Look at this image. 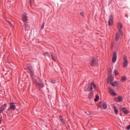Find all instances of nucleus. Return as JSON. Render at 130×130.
<instances>
[{"instance_id": "f257e3e1", "label": "nucleus", "mask_w": 130, "mask_h": 130, "mask_svg": "<svg viewBox=\"0 0 130 130\" xmlns=\"http://www.w3.org/2000/svg\"><path fill=\"white\" fill-rule=\"evenodd\" d=\"M93 88H94L95 91H97L98 92V88H97V86H96V85H95V83H94L93 82L88 85V87H87L86 90H85V91H87L88 92H92Z\"/></svg>"}, {"instance_id": "f03ea898", "label": "nucleus", "mask_w": 130, "mask_h": 130, "mask_svg": "<svg viewBox=\"0 0 130 130\" xmlns=\"http://www.w3.org/2000/svg\"><path fill=\"white\" fill-rule=\"evenodd\" d=\"M123 68H126L128 64V62H127V57H126V56H123Z\"/></svg>"}, {"instance_id": "7ed1b4c3", "label": "nucleus", "mask_w": 130, "mask_h": 130, "mask_svg": "<svg viewBox=\"0 0 130 130\" xmlns=\"http://www.w3.org/2000/svg\"><path fill=\"white\" fill-rule=\"evenodd\" d=\"M27 67L28 70V73H29L30 76H33V75H34V72L33 71V68H32V66H31L30 64H28L27 65Z\"/></svg>"}, {"instance_id": "20e7f679", "label": "nucleus", "mask_w": 130, "mask_h": 130, "mask_svg": "<svg viewBox=\"0 0 130 130\" xmlns=\"http://www.w3.org/2000/svg\"><path fill=\"white\" fill-rule=\"evenodd\" d=\"M35 84L38 89H41V88L44 87V84L42 82L40 83L39 82H36Z\"/></svg>"}, {"instance_id": "39448f33", "label": "nucleus", "mask_w": 130, "mask_h": 130, "mask_svg": "<svg viewBox=\"0 0 130 130\" xmlns=\"http://www.w3.org/2000/svg\"><path fill=\"white\" fill-rule=\"evenodd\" d=\"M109 26H112L113 25V16L111 15L109 17Z\"/></svg>"}, {"instance_id": "423d86ee", "label": "nucleus", "mask_w": 130, "mask_h": 130, "mask_svg": "<svg viewBox=\"0 0 130 130\" xmlns=\"http://www.w3.org/2000/svg\"><path fill=\"white\" fill-rule=\"evenodd\" d=\"M22 20L23 22H27L28 21V17H27V14L26 13H24L22 15Z\"/></svg>"}, {"instance_id": "0eeeda50", "label": "nucleus", "mask_w": 130, "mask_h": 130, "mask_svg": "<svg viewBox=\"0 0 130 130\" xmlns=\"http://www.w3.org/2000/svg\"><path fill=\"white\" fill-rule=\"evenodd\" d=\"M118 29L119 30V34L121 35H122V32L121 31V30L120 29H122V24L121 23H118Z\"/></svg>"}, {"instance_id": "6e6552de", "label": "nucleus", "mask_w": 130, "mask_h": 130, "mask_svg": "<svg viewBox=\"0 0 130 130\" xmlns=\"http://www.w3.org/2000/svg\"><path fill=\"white\" fill-rule=\"evenodd\" d=\"M10 109L12 110L13 111L16 109V106L15 105V103H10Z\"/></svg>"}, {"instance_id": "1a4fd4ad", "label": "nucleus", "mask_w": 130, "mask_h": 130, "mask_svg": "<svg viewBox=\"0 0 130 130\" xmlns=\"http://www.w3.org/2000/svg\"><path fill=\"white\" fill-rule=\"evenodd\" d=\"M90 64L91 67H94V66H96V64H97V61L96 59H93L90 62Z\"/></svg>"}, {"instance_id": "9d476101", "label": "nucleus", "mask_w": 130, "mask_h": 130, "mask_svg": "<svg viewBox=\"0 0 130 130\" xmlns=\"http://www.w3.org/2000/svg\"><path fill=\"white\" fill-rule=\"evenodd\" d=\"M117 57L116 53L114 52L113 55V58H112L113 62H115L116 61Z\"/></svg>"}, {"instance_id": "9b49d317", "label": "nucleus", "mask_w": 130, "mask_h": 130, "mask_svg": "<svg viewBox=\"0 0 130 130\" xmlns=\"http://www.w3.org/2000/svg\"><path fill=\"white\" fill-rule=\"evenodd\" d=\"M109 93L111 94V95H113V96L116 95V93L114 92V90L111 88L109 89Z\"/></svg>"}, {"instance_id": "f8f14e48", "label": "nucleus", "mask_w": 130, "mask_h": 130, "mask_svg": "<svg viewBox=\"0 0 130 130\" xmlns=\"http://www.w3.org/2000/svg\"><path fill=\"white\" fill-rule=\"evenodd\" d=\"M115 101L116 102H121V101H122V97L119 96L118 98H115Z\"/></svg>"}, {"instance_id": "ddd939ff", "label": "nucleus", "mask_w": 130, "mask_h": 130, "mask_svg": "<svg viewBox=\"0 0 130 130\" xmlns=\"http://www.w3.org/2000/svg\"><path fill=\"white\" fill-rule=\"evenodd\" d=\"M120 35H121L120 33H119V32L117 33L116 35V38H115V40L116 41H118V40H119V38L120 37Z\"/></svg>"}, {"instance_id": "4468645a", "label": "nucleus", "mask_w": 130, "mask_h": 130, "mask_svg": "<svg viewBox=\"0 0 130 130\" xmlns=\"http://www.w3.org/2000/svg\"><path fill=\"white\" fill-rule=\"evenodd\" d=\"M100 105V106L102 105L104 109H106V108H107V105L106 104V103H101Z\"/></svg>"}, {"instance_id": "2eb2a0df", "label": "nucleus", "mask_w": 130, "mask_h": 130, "mask_svg": "<svg viewBox=\"0 0 130 130\" xmlns=\"http://www.w3.org/2000/svg\"><path fill=\"white\" fill-rule=\"evenodd\" d=\"M111 85H112L113 87H117V86H118V82L114 81V82L111 83Z\"/></svg>"}, {"instance_id": "dca6fc26", "label": "nucleus", "mask_w": 130, "mask_h": 130, "mask_svg": "<svg viewBox=\"0 0 130 130\" xmlns=\"http://www.w3.org/2000/svg\"><path fill=\"white\" fill-rule=\"evenodd\" d=\"M122 110L125 114H128V110L126 108H122Z\"/></svg>"}, {"instance_id": "f3484780", "label": "nucleus", "mask_w": 130, "mask_h": 130, "mask_svg": "<svg viewBox=\"0 0 130 130\" xmlns=\"http://www.w3.org/2000/svg\"><path fill=\"white\" fill-rule=\"evenodd\" d=\"M59 118L62 123V124H64L65 123V120L64 119L63 117H62V116H59Z\"/></svg>"}, {"instance_id": "a211bd4d", "label": "nucleus", "mask_w": 130, "mask_h": 130, "mask_svg": "<svg viewBox=\"0 0 130 130\" xmlns=\"http://www.w3.org/2000/svg\"><path fill=\"white\" fill-rule=\"evenodd\" d=\"M51 58L53 60H54V61H56V58H55V56H54V55H53V53H51Z\"/></svg>"}, {"instance_id": "6ab92c4d", "label": "nucleus", "mask_w": 130, "mask_h": 130, "mask_svg": "<svg viewBox=\"0 0 130 130\" xmlns=\"http://www.w3.org/2000/svg\"><path fill=\"white\" fill-rule=\"evenodd\" d=\"M12 112H13V110H12L11 109H10L9 108L8 110H7V113L8 115H10V114H11V113H12Z\"/></svg>"}, {"instance_id": "aec40b11", "label": "nucleus", "mask_w": 130, "mask_h": 130, "mask_svg": "<svg viewBox=\"0 0 130 130\" xmlns=\"http://www.w3.org/2000/svg\"><path fill=\"white\" fill-rule=\"evenodd\" d=\"M114 80V78H113V76L112 75H110L109 77V81L110 82H113V81Z\"/></svg>"}, {"instance_id": "412c9836", "label": "nucleus", "mask_w": 130, "mask_h": 130, "mask_svg": "<svg viewBox=\"0 0 130 130\" xmlns=\"http://www.w3.org/2000/svg\"><path fill=\"white\" fill-rule=\"evenodd\" d=\"M113 107L114 108V112H115V114H117V113H118V111H117V109H116V107H115V106L113 105Z\"/></svg>"}, {"instance_id": "4be33fe9", "label": "nucleus", "mask_w": 130, "mask_h": 130, "mask_svg": "<svg viewBox=\"0 0 130 130\" xmlns=\"http://www.w3.org/2000/svg\"><path fill=\"white\" fill-rule=\"evenodd\" d=\"M121 82H124V81H126V77L122 76L121 79Z\"/></svg>"}, {"instance_id": "5701e85b", "label": "nucleus", "mask_w": 130, "mask_h": 130, "mask_svg": "<svg viewBox=\"0 0 130 130\" xmlns=\"http://www.w3.org/2000/svg\"><path fill=\"white\" fill-rule=\"evenodd\" d=\"M98 100H99V95H96L95 98L94 99V101L95 102H97V101H98Z\"/></svg>"}, {"instance_id": "b1692460", "label": "nucleus", "mask_w": 130, "mask_h": 130, "mask_svg": "<svg viewBox=\"0 0 130 130\" xmlns=\"http://www.w3.org/2000/svg\"><path fill=\"white\" fill-rule=\"evenodd\" d=\"M114 74H115V76H117V75L118 74V71L115 70L114 71Z\"/></svg>"}, {"instance_id": "393cba45", "label": "nucleus", "mask_w": 130, "mask_h": 130, "mask_svg": "<svg viewBox=\"0 0 130 130\" xmlns=\"http://www.w3.org/2000/svg\"><path fill=\"white\" fill-rule=\"evenodd\" d=\"M44 55H45V56H46L47 55H49V53H48V52L44 53Z\"/></svg>"}, {"instance_id": "a878e982", "label": "nucleus", "mask_w": 130, "mask_h": 130, "mask_svg": "<svg viewBox=\"0 0 130 130\" xmlns=\"http://www.w3.org/2000/svg\"><path fill=\"white\" fill-rule=\"evenodd\" d=\"M7 22H8L10 25H11V26H12V27H13V24H12V23H11V21H10L9 20H7Z\"/></svg>"}, {"instance_id": "bb28decb", "label": "nucleus", "mask_w": 130, "mask_h": 130, "mask_svg": "<svg viewBox=\"0 0 130 130\" xmlns=\"http://www.w3.org/2000/svg\"><path fill=\"white\" fill-rule=\"evenodd\" d=\"M45 25V23L44 22V23H43L42 26H41V28H42V29H43V28H44Z\"/></svg>"}, {"instance_id": "cd10ccee", "label": "nucleus", "mask_w": 130, "mask_h": 130, "mask_svg": "<svg viewBox=\"0 0 130 130\" xmlns=\"http://www.w3.org/2000/svg\"><path fill=\"white\" fill-rule=\"evenodd\" d=\"M33 3V0H29V4L30 5H32V3Z\"/></svg>"}, {"instance_id": "c85d7f7f", "label": "nucleus", "mask_w": 130, "mask_h": 130, "mask_svg": "<svg viewBox=\"0 0 130 130\" xmlns=\"http://www.w3.org/2000/svg\"><path fill=\"white\" fill-rule=\"evenodd\" d=\"M93 92H90L89 96L90 97H92V96H93Z\"/></svg>"}, {"instance_id": "c756f323", "label": "nucleus", "mask_w": 130, "mask_h": 130, "mask_svg": "<svg viewBox=\"0 0 130 130\" xmlns=\"http://www.w3.org/2000/svg\"><path fill=\"white\" fill-rule=\"evenodd\" d=\"M24 27H25V31H26V30H27V29H26V27H27V24H26V23H25V24H24Z\"/></svg>"}, {"instance_id": "7c9ffc66", "label": "nucleus", "mask_w": 130, "mask_h": 130, "mask_svg": "<svg viewBox=\"0 0 130 130\" xmlns=\"http://www.w3.org/2000/svg\"><path fill=\"white\" fill-rule=\"evenodd\" d=\"M80 15H81V16H82L83 17H84V13H83V12L80 13Z\"/></svg>"}, {"instance_id": "2f4dec72", "label": "nucleus", "mask_w": 130, "mask_h": 130, "mask_svg": "<svg viewBox=\"0 0 130 130\" xmlns=\"http://www.w3.org/2000/svg\"><path fill=\"white\" fill-rule=\"evenodd\" d=\"M2 122V118H0V123Z\"/></svg>"}, {"instance_id": "473e14b6", "label": "nucleus", "mask_w": 130, "mask_h": 130, "mask_svg": "<svg viewBox=\"0 0 130 130\" xmlns=\"http://www.w3.org/2000/svg\"><path fill=\"white\" fill-rule=\"evenodd\" d=\"M52 83H53V84H54V82H53V81H51Z\"/></svg>"}]
</instances>
